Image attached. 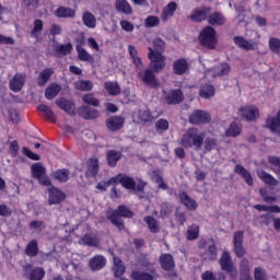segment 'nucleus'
<instances>
[{
    "label": "nucleus",
    "instance_id": "1",
    "mask_svg": "<svg viewBox=\"0 0 280 280\" xmlns=\"http://www.w3.org/2000/svg\"><path fill=\"white\" fill-rule=\"evenodd\" d=\"M163 51H165V42L161 38H155L153 40V48L149 47L148 58L151 60V67L155 73L165 69V56H163Z\"/></svg>",
    "mask_w": 280,
    "mask_h": 280
},
{
    "label": "nucleus",
    "instance_id": "2",
    "mask_svg": "<svg viewBox=\"0 0 280 280\" xmlns=\"http://www.w3.org/2000/svg\"><path fill=\"white\" fill-rule=\"evenodd\" d=\"M180 145H183V148L200 150V148L205 145V132H201L196 128L188 129L180 140Z\"/></svg>",
    "mask_w": 280,
    "mask_h": 280
},
{
    "label": "nucleus",
    "instance_id": "3",
    "mask_svg": "<svg viewBox=\"0 0 280 280\" xmlns=\"http://www.w3.org/2000/svg\"><path fill=\"white\" fill-rule=\"evenodd\" d=\"M107 218L110 220L112 223L121 231L124 229V221H121V218H132V211H130L125 206H119L116 211L109 210L107 212Z\"/></svg>",
    "mask_w": 280,
    "mask_h": 280
},
{
    "label": "nucleus",
    "instance_id": "4",
    "mask_svg": "<svg viewBox=\"0 0 280 280\" xmlns=\"http://www.w3.org/2000/svg\"><path fill=\"white\" fill-rule=\"evenodd\" d=\"M199 43L208 49H215V45H218L215 30L211 26L205 27L199 34Z\"/></svg>",
    "mask_w": 280,
    "mask_h": 280
},
{
    "label": "nucleus",
    "instance_id": "5",
    "mask_svg": "<svg viewBox=\"0 0 280 280\" xmlns=\"http://www.w3.org/2000/svg\"><path fill=\"white\" fill-rule=\"evenodd\" d=\"M219 264L221 267V270L224 272H228L231 277V279L237 278V268L235 267V264H233V258H231V254L226 250L222 253L221 258L219 259Z\"/></svg>",
    "mask_w": 280,
    "mask_h": 280
},
{
    "label": "nucleus",
    "instance_id": "6",
    "mask_svg": "<svg viewBox=\"0 0 280 280\" xmlns=\"http://www.w3.org/2000/svg\"><path fill=\"white\" fill-rule=\"evenodd\" d=\"M31 172H32L33 178H36L39 185H44V187H49L51 185V179L47 177V171L43 165V163L40 162L34 163L31 166Z\"/></svg>",
    "mask_w": 280,
    "mask_h": 280
},
{
    "label": "nucleus",
    "instance_id": "7",
    "mask_svg": "<svg viewBox=\"0 0 280 280\" xmlns=\"http://www.w3.org/2000/svg\"><path fill=\"white\" fill-rule=\"evenodd\" d=\"M189 121L195 126H200L201 124H209V121H211V115L208 112L198 109L189 116Z\"/></svg>",
    "mask_w": 280,
    "mask_h": 280
},
{
    "label": "nucleus",
    "instance_id": "8",
    "mask_svg": "<svg viewBox=\"0 0 280 280\" xmlns=\"http://www.w3.org/2000/svg\"><path fill=\"white\" fill-rule=\"evenodd\" d=\"M230 72H231V66L229 63H221L214 69L208 70L205 73V75L209 80V78H222L224 75H229Z\"/></svg>",
    "mask_w": 280,
    "mask_h": 280
},
{
    "label": "nucleus",
    "instance_id": "9",
    "mask_svg": "<svg viewBox=\"0 0 280 280\" xmlns=\"http://www.w3.org/2000/svg\"><path fill=\"white\" fill-rule=\"evenodd\" d=\"M160 264L166 272H170V277H176V271H174L175 264L174 257L170 254H164L160 257Z\"/></svg>",
    "mask_w": 280,
    "mask_h": 280
},
{
    "label": "nucleus",
    "instance_id": "10",
    "mask_svg": "<svg viewBox=\"0 0 280 280\" xmlns=\"http://www.w3.org/2000/svg\"><path fill=\"white\" fill-rule=\"evenodd\" d=\"M110 183H115V185H122L126 189H137V184L135 179L128 177L127 175H117L110 179Z\"/></svg>",
    "mask_w": 280,
    "mask_h": 280
},
{
    "label": "nucleus",
    "instance_id": "11",
    "mask_svg": "<svg viewBox=\"0 0 280 280\" xmlns=\"http://www.w3.org/2000/svg\"><path fill=\"white\" fill-rule=\"evenodd\" d=\"M163 95L167 104H180V101L184 100V95L180 90L164 91Z\"/></svg>",
    "mask_w": 280,
    "mask_h": 280
},
{
    "label": "nucleus",
    "instance_id": "12",
    "mask_svg": "<svg viewBox=\"0 0 280 280\" xmlns=\"http://www.w3.org/2000/svg\"><path fill=\"white\" fill-rule=\"evenodd\" d=\"M138 78L142 82H144V84H148V86H159V81L156 80V77H154V73L150 69L140 71L138 73Z\"/></svg>",
    "mask_w": 280,
    "mask_h": 280
},
{
    "label": "nucleus",
    "instance_id": "13",
    "mask_svg": "<svg viewBox=\"0 0 280 280\" xmlns=\"http://www.w3.org/2000/svg\"><path fill=\"white\" fill-rule=\"evenodd\" d=\"M27 77L25 74L16 73L11 80H10V89L14 93H19L23 86H25V80Z\"/></svg>",
    "mask_w": 280,
    "mask_h": 280
},
{
    "label": "nucleus",
    "instance_id": "14",
    "mask_svg": "<svg viewBox=\"0 0 280 280\" xmlns=\"http://www.w3.org/2000/svg\"><path fill=\"white\" fill-rule=\"evenodd\" d=\"M240 113L247 121H255L259 117V109L254 105L242 107Z\"/></svg>",
    "mask_w": 280,
    "mask_h": 280
},
{
    "label": "nucleus",
    "instance_id": "15",
    "mask_svg": "<svg viewBox=\"0 0 280 280\" xmlns=\"http://www.w3.org/2000/svg\"><path fill=\"white\" fill-rule=\"evenodd\" d=\"M49 196H48V202L49 205H60V202H62V200H65L66 196L65 192H62V190L52 187L49 188Z\"/></svg>",
    "mask_w": 280,
    "mask_h": 280
},
{
    "label": "nucleus",
    "instance_id": "16",
    "mask_svg": "<svg viewBox=\"0 0 280 280\" xmlns=\"http://www.w3.org/2000/svg\"><path fill=\"white\" fill-rule=\"evenodd\" d=\"M176 10H178V4L174 1H171L167 5H165L161 13V21H170L172 16L176 13Z\"/></svg>",
    "mask_w": 280,
    "mask_h": 280
},
{
    "label": "nucleus",
    "instance_id": "17",
    "mask_svg": "<svg viewBox=\"0 0 280 280\" xmlns=\"http://www.w3.org/2000/svg\"><path fill=\"white\" fill-rule=\"evenodd\" d=\"M56 104L61 110H65L68 115H75V104L66 98H59Z\"/></svg>",
    "mask_w": 280,
    "mask_h": 280
},
{
    "label": "nucleus",
    "instance_id": "18",
    "mask_svg": "<svg viewBox=\"0 0 280 280\" xmlns=\"http://www.w3.org/2000/svg\"><path fill=\"white\" fill-rule=\"evenodd\" d=\"M178 196L182 205L185 206L188 211H196L198 209V202L186 195V192L182 191Z\"/></svg>",
    "mask_w": 280,
    "mask_h": 280
},
{
    "label": "nucleus",
    "instance_id": "19",
    "mask_svg": "<svg viewBox=\"0 0 280 280\" xmlns=\"http://www.w3.org/2000/svg\"><path fill=\"white\" fill-rule=\"evenodd\" d=\"M105 266H106V257L102 255H96L92 257L89 261V267L94 272L97 270H102V268H104Z\"/></svg>",
    "mask_w": 280,
    "mask_h": 280
},
{
    "label": "nucleus",
    "instance_id": "20",
    "mask_svg": "<svg viewBox=\"0 0 280 280\" xmlns=\"http://www.w3.org/2000/svg\"><path fill=\"white\" fill-rule=\"evenodd\" d=\"M173 70L177 75H183L189 71V62L187 59H177L173 62Z\"/></svg>",
    "mask_w": 280,
    "mask_h": 280
},
{
    "label": "nucleus",
    "instance_id": "21",
    "mask_svg": "<svg viewBox=\"0 0 280 280\" xmlns=\"http://www.w3.org/2000/svg\"><path fill=\"white\" fill-rule=\"evenodd\" d=\"M150 273L149 272H143V271H132L131 273V279L133 280H154L156 279V271L152 269V267H149Z\"/></svg>",
    "mask_w": 280,
    "mask_h": 280
},
{
    "label": "nucleus",
    "instance_id": "22",
    "mask_svg": "<svg viewBox=\"0 0 280 280\" xmlns=\"http://www.w3.org/2000/svg\"><path fill=\"white\" fill-rule=\"evenodd\" d=\"M106 126L108 130H112V132L121 130V127L124 126V118L119 116L112 117L106 120Z\"/></svg>",
    "mask_w": 280,
    "mask_h": 280
},
{
    "label": "nucleus",
    "instance_id": "23",
    "mask_svg": "<svg viewBox=\"0 0 280 280\" xmlns=\"http://www.w3.org/2000/svg\"><path fill=\"white\" fill-rule=\"evenodd\" d=\"M79 115H81L83 119H96V117H100V112L89 106H81L79 108Z\"/></svg>",
    "mask_w": 280,
    "mask_h": 280
},
{
    "label": "nucleus",
    "instance_id": "24",
    "mask_svg": "<svg viewBox=\"0 0 280 280\" xmlns=\"http://www.w3.org/2000/svg\"><path fill=\"white\" fill-rule=\"evenodd\" d=\"M234 43L241 49H245V51H253L256 47V44L253 40H246L244 37H234Z\"/></svg>",
    "mask_w": 280,
    "mask_h": 280
},
{
    "label": "nucleus",
    "instance_id": "25",
    "mask_svg": "<svg viewBox=\"0 0 280 280\" xmlns=\"http://www.w3.org/2000/svg\"><path fill=\"white\" fill-rule=\"evenodd\" d=\"M128 52L137 69H143V61L141 60V57H139V51L137 48L132 45H129Z\"/></svg>",
    "mask_w": 280,
    "mask_h": 280
},
{
    "label": "nucleus",
    "instance_id": "26",
    "mask_svg": "<svg viewBox=\"0 0 280 280\" xmlns=\"http://www.w3.org/2000/svg\"><path fill=\"white\" fill-rule=\"evenodd\" d=\"M208 14H209V8L196 9L192 11L190 19L195 23H200V21H205V19H207Z\"/></svg>",
    "mask_w": 280,
    "mask_h": 280
},
{
    "label": "nucleus",
    "instance_id": "27",
    "mask_svg": "<svg viewBox=\"0 0 280 280\" xmlns=\"http://www.w3.org/2000/svg\"><path fill=\"white\" fill-rule=\"evenodd\" d=\"M62 91V86L58 83H51L50 85L47 86L45 91V97L46 100H54L55 97L58 96V93Z\"/></svg>",
    "mask_w": 280,
    "mask_h": 280
},
{
    "label": "nucleus",
    "instance_id": "28",
    "mask_svg": "<svg viewBox=\"0 0 280 280\" xmlns=\"http://www.w3.org/2000/svg\"><path fill=\"white\" fill-rule=\"evenodd\" d=\"M258 177L260 180L265 182L266 185H269L270 187H277L279 185V180H277L272 175L269 173H266L265 171H258L257 172Z\"/></svg>",
    "mask_w": 280,
    "mask_h": 280
},
{
    "label": "nucleus",
    "instance_id": "29",
    "mask_svg": "<svg viewBox=\"0 0 280 280\" xmlns=\"http://www.w3.org/2000/svg\"><path fill=\"white\" fill-rule=\"evenodd\" d=\"M58 19H73L75 16V10L68 7H60L55 12Z\"/></svg>",
    "mask_w": 280,
    "mask_h": 280
},
{
    "label": "nucleus",
    "instance_id": "30",
    "mask_svg": "<svg viewBox=\"0 0 280 280\" xmlns=\"http://www.w3.org/2000/svg\"><path fill=\"white\" fill-rule=\"evenodd\" d=\"M202 258L206 261H215V259H218V247H215V244L208 246L206 252L202 254Z\"/></svg>",
    "mask_w": 280,
    "mask_h": 280
},
{
    "label": "nucleus",
    "instance_id": "31",
    "mask_svg": "<svg viewBox=\"0 0 280 280\" xmlns=\"http://www.w3.org/2000/svg\"><path fill=\"white\" fill-rule=\"evenodd\" d=\"M199 95L202 97V100H211L213 95H215V88L211 84H206L200 88Z\"/></svg>",
    "mask_w": 280,
    "mask_h": 280
},
{
    "label": "nucleus",
    "instance_id": "32",
    "mask_svg": "<svg viewBox=\"0 0 280 280\" xmlns=\"http://www.w3.org/2000/svg\"><path fill=\"white\" fill-rule=\"evenodd\" d=\"M51 75H54V70L51 68H47L45 70H43L37 79V84L38 86H45V84H47V82H49V79L51 78Z\"/></svg>",
    "mask_w": 280,
    "mask_h": 280
},
{
    "label": "nucleus",
    "instance_id": "33",
    "mask_svg": "<svg viewBox=\"0 0 280 280\" xmlns=\"http://www.w3.org/2000/svg\"><path fill=\"white\" fill-rule=\"evenodd\" d=\"M82 21L85 27H90V30H95L97 25V20L95 19V15H93V13L91 12L83 13Z\"/></svg>",
    "mask_w": 280,
    "mask_h": 280
},
{
    "label": "nucleus",
    "instance_id": "34",
    "mask_svg": "<svg viewBox=\"0 0 280 280\" xmlns=\"http://www.w3.org/2000/svg\"><path fill=\"white\" fill-rule=\"evenodd\" d=\"M104 89L108 95H119V93H121V89L117 82L106 81L104 83Z\"/></svg>",
    "mask_w": 280,
    "mask_h": 280
},
{
    "label": "nucleus",
    "instance_id": "35",
    "mask_svg": "<svg viewBox=\"0 0 280 280\" xmlns=\"http://www.w3.org/2000/svg\"><path fill=\"white\" fill-rule=\"evenodd\" d=\"M114 275L115 277H124V272H126V266L119 257H114Z\"/></svg>",
    "mask_w": 280,
    "mask_h": 280
},
{
    "label": "nucleus",
    "instance_id": "36",
    "mask_svg": "<svg viewBox=\"0 0 280 280\" xmlns=\"http://www.w3.org/2000/svg\"><path fill=\"white\" fill-rule=\"evenodd\" d=\"M116 10L122 14H132V7L126 0H116Z\"/></svg>",
    "mask_w": 280,
    "mask_h": 280
},
{
    "label": "nucleus",
    "instance_id": "37",
    "mask_svg": "<svg viewBox=\"0 0 280 280\" xmlns=\"http://www.w3.org/2000/svg\"><path fill=\"white\" fill-rule=\"evenodd\" d=\"M79 244H81V246H100V240L97 236L86 234L79 241Z\"/></svg>",
    "mask_w": 280,
    "mask_h": 280
},
{
    "label": "nucleus",
    "instance_id": "38",
    "mask_svg": "<svg viewBox=\"0 0 280 280\" xmlns=\"http://www.w3.org/2000/svg\"><path fill=\"white\" fill-rule=\"evenodd\" d=\"M100 170V162L97 159H90L88 162V176H96Z\"/></svg>",
    "mask_w": 280,
    "mask_h": 280
},
{
    "label": "nucleus",
    "instance_id": "39",
    "mask_svg": "<svg viewBox=\"0 0 280 280\" xmlns=\"http://www.w3.org/2000/svg\"><path fill=\"white\" fill-rule=\"evenodd\" d=\"M208 22L210 23V25H224L226 19H224V15L222 13L214 12L208 18Z\"/></svg>",
    "mask_w": 280,
    "mask_h": 280
},
{
    "label": "nucleus",
    "instance_id": "40",
    "mask_svg": "<svg viewBox=\"0 0 280 280\" xmlns=\"http://www.w3.org/2000/svg\"><path fill=\"white\" fill-rule=\"evenodd\" d=\"M235 172L245 179V183H247V185H253V176H250V173H248V171H246L244 166L236 165Z\"/></svg>",
    "mask_w": 280,
    "mask_h": 280
},
{
    "label": "nucleus",
    "instance_id": "41",
    "mask_svg": "<svg viewBox=\"0 0 280 280\" xmlns=\"http://www.w3.org/2000/svg\"><path fill=\"white\" fill-rule=\"evenodd\" d=\"M37 109L39 110V113L44 114V117L48 119V121H56V115L47 105H39Z\"/></svg>",
    "mask_w": 280,
    "mask_h": 280
},
{
    "label": "nucleus",
    "instance_id": "42",
    "mask_svg": "<svg viewBox=\"0 0 280 280\" xmlns=\"http://www.w3.org/2000/svg\"><path fill=\"white\" fill-rule=\"evenodd\" d=\"M70 176H71V173H69V170L67 168L58 170L54 173V177L57 180H59V183H67Z\"/></svg>",
    "mask_w": 280,
    "mask_h": 280
},
{
    "label": "nucleus",
    "instance_id": "43",
    "mask_svg": "<svg viewBox=\"0 0 280 280\" xmlns=\"http://www.w3.org/2000/svg\"><path fill=\"white\" fill-rule=\"evenodd\" d=\"M199 235H200V228L198 225L192 224L187 229V232H186L187 240L189 241L198 240Z\"/></svg>",
    "mask_w": 280,
    "mask_h": 280
},
{
    "label": "nucleus",
    "instance_id": "44",
    "mask_svg": "<svg viewBox=\"0 0 280 280\" xmlns=\"http://www.w3.org/2000/svg\"><path fill=\"white\" fill-rule=\"evenodd\" d=\"M241 133L242 127L236 122H232L229 129L225 130L226 137H240Z\"/></svg>",
    "mask_w": 280,
    "mask_h": 280
},
{
    "label": "nucleus",
    "instance_id": "45",
    "mask_svg": "<svg viewBox=\"0 0 280 280\" xmlns=\"http://www.w3.org/2000/svg\"><path fill=\"white\" fill-rule=\"evenodd\" d=\"M74 89H77V91H93V82L91 81H75L74 82Z\"/></svg>",
    "mask_w": 280,
    "mask_h": 280
},
{
    "label": "nucleus",
    "instance_id": "46",
    "mask_svg": "<svg viewBox=\"0 0 280 280\" xmlns=\"http://www.w3.org/2000/svg\"><path fill=\"white\" fill-rule=\"evenodd\" d=\"M202 280H226L224 272H219L215 276L211 271H206L201 275Z\"/></svg>",
    "mask_w": 280,
    "mask_h": 280
},
{
    "label": "nucleus",
    "instance_id": "47",
    "mask_svg": "<svg viewBox=\"0 0 280 280\" xmlns=\"http://www.w3.org/2000/svg\"><path fill=\"white\" fill-rule=\"evenodd\" d=\"M25 253L28 257H36L38 255V242L31 241L26 246Z\"/></svg>",
    "mask_w": 280,
    "mask_h": 280
},
{
    "label": "nucleus",
    "instance_id": "48",
    "mask_svg": "<svg viewBox=\"0 0 280 280\" xmlns=\"http://www.w3.org/2000/svg\"><path fill=\"white\" fill-rule=\"evenodd\" d=\"M121 159V153L116 151H109L107 153V163L110 167H115L117 165V161Z\"/></svg>",
    "mask_w": 280,
    "mask_h": 280
},
{
    "label": "nucleus",
    "instance_id": "49",
    "mask_svg": "<svg viewBox=\"0 0 280 280\" xmlns=\"http://www.w3.org/2000/svg\"><path fill=\"white\" fill-rule=\"evenodd\" d=\"M77 51L80 60H83L84 62H93V56H91L86 49L81 46H77Z\"/></svg>",
    "mask_w": 280,
    "mask_h": 280
},
{
    "label": "nucleus",
    "instance_id": "50",
    "mask_svg": "<svg viewBox=\"0 0 280 280\" xmlns=\"http://www.w3.org/2000/svg\"><path fill=\"white\" fill-rule=\"evenodd\" d=\"M241 272H242L241 280H253V278H250V275H249L247 259H243L241 261Z\"/></svg>",
    "mask_w": 280,
    "mask_h": 280
},
{
    "label": "nucleus",
    "instance_id": "51",
    "mask_svg": "<svg viewBox=\"0 0 280 280\" xmlns=\"http://www.w3.org/2000/svg\"><path fill=\"white\" fill-rule=\"evenodd\" d=\"M45 278V269L37 267L33 269L28 276L30 280H43Z\"/></svg>",
    "mask_w": 280,
    "mask_h": 280
},
{
    "label": "nucleus",
    "instance_id": "52",
    "mask_svg": "<svg viewBox=\"0 0 280 280\" xmlns=\"http://www.w3.org/2000/svg\"><path fill=\"white\" fill-rule=\"evenodd\" d=\"M159 25H161V19L156 15H149L144 20L145 27H159Z\"/></svg>",
    "mask_w": 280,
    "mask_h": 280
},
{
    "label": "nucleus",
    "instance_id": "53",
    "mask_svg": "<svg viewBox=\"0 0 280 280\" xmlns=\"http://www.w3.org/2000/svg\"><path fill=\"white\" fill-rule=\"evenodd\" d=\"M144 222H147L149 230L151 233H159V223L152 217H145Z\"/></svg>",
    "mask_w": 280,
    "mask_h": 280
},
{
    "label": "nucleus",
    "instance_id": "54",
    "mask_svg": "<svg viewBox=\"0 0 280 280\" xmlns=\"http://www.w3.org/2000/svg\"><path fill=\"white\" fill-rule=\"evenodd\" d=\"M43 33V22L40 20H35L34 27L31 32V35L34 36V38H38L40 34Z\"/></svg>",
    "mask_w": 280,
    "mask_h": 280
},
{
    "label": "nucleus",
    "instance_id": "55",
    "mask_svg": "<svg viewBox=\"0 0 280 280\" xmlns=\"http://www.w3.org/2000/svg\"><path fill=\"white\" fill-rule=\"evenodd\" d=\"M30 229L33 233H40L45 229V223H43V221H32Z\"/></svg>",
    "mask_w": 280,
    "mask_h": 280
},
{
    "label": "nucleus",
    "instance_id": "56",
    "mask_svg": "<svg viewBox=\"0 0 280 280\" xmlns=\"http://www.w3.org/2000/svg\"><path fill=\"white\" fill-rule=\"evenodd\" d=\"M83 102L90 106H100V101L91 93L83 96Z\"/></svg>",
    "mask_w": 280,
    "mask_h": 280
},
{
    "label": "nucleus",
    "instance_id": "57",
    "mask_svg": "<svg viewBox=\"0 0 280 280\" xmlns=\"http://www.w3.org/2000/svg\"><path fill=\"white\" fill-rule=\"evenodd\" d=\"M155 128L158 132H165V130H168L170 128V122L165 119H159L155 122Z\"/></svg>",
    "mask_w": 280,
    "mask_h": 280
},
{
    "label": "nucleus",
    "instance_id": "58",
    "mask_svg": "<svg viewBox=\"0 0 280 280\" xmlns=\"http://www.w3.org/2000/svg\"><path fill=\"white\" fill-rule=\"evenodd\" d=\"M269 48L273 54H280V40L279 38L271 37L269 39Z\"/></svg>",
    "mask_w": 280,
    "mask_h": 280
},
{
    "label": "nucleus",
    "instance_id": "59",
    "mask_svg": "<svg viewBox=\"0 0 280 280\" xmlns=\"http://www.w3.org/2000/svg\"><path fill=\"white\" fill-rule=\"evenodd\" d=\"M151 178L154 183H156V185L159 186L160 189H167V186L165 185V183L163 182V178L160 177L159 174H156V172H152L151 173Z\"/></svg>",
    "mask_w": 280,
    "mask_h": 280
},
{
    "label": "nucleus",
    "instance_id": "60",
    "mask_svg": "<svg viewBox=\"0 0 280 280\" xmlns=\"http://www.w3.org/2000/svg\"><path fill=\"white\" fill-rule=\"evenodd\" d=\"M206 152H211V150H215L218 142L213 138H207L203 142Z\"/></svg>",
    "mask_w": 280,
    "mask_h": 280
},
{
    "label": "nucleus",
    "instance_id": "61",
    "mask_svg": "<svg viewBox=\"0 0 280 280\" xmlns=\"http://www.w3.org/2000/svg\"><path fill=\"white\" fill-rule=\"evenodd\" d=\"M138 119H140V121L148 122V121H152L154 117L152 116V114H150V110L144 109L142 112H139Z\"/></svg>",
    "mask_w": 280,
    "mask_h": 280
},
{
    "label": "nucleus",
    "instance_id": "62",
    "mask_svg": "<svg viewBox=\"0 0 280 280\" xmlns=\"http://www.w3.org/2000/svg\"><path fill=\"white\" fill-rule=\"evenodd\" d=\"M254 279L255 280H266V279H268V277L266 276V270H264L261 267L255 268Z\"/></svg>",
    "mask_w": 280,
    "mask_h": 280
},
{
    "label": "nucleus",
    "instance_id": "63",
    "mask_svg": "<svg viewBox=\"0 0 280 280\" xmlns=\"http://www.w3.org/2000/svg\"><path fill=\"white\" fill-rule=\"evenodd\" d=\"M71 49H73V45L71 43H68L66 45H60L57 48L58 54H61L62 56H67V54H71Z\"/></svg>",
    "mask_w": 280,
    "mask_h": 280
},
{
    "label": "nucleus",
    "instance_id": "64",
    "mask_svg": "<svg viewBox=\"0 0 280 280\" xmlns=\"http://www.w3.org/2000/svg\"><path fill=\"white\" fill-rule=\"evenodd\" d=\"M120 27L124 30V32H135V25L127 20L120 21Z\"/></svg>",
    "mask_w": 280,
    "mask_h": 280
}]
</instances>
